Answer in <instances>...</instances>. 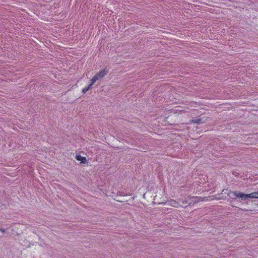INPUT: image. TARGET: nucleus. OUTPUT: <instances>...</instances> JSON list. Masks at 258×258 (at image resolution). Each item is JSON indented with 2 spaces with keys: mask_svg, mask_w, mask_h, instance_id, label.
<instances>
[{
  "mask_svg": "<svg viewBox=\"0 0 258 258\" xmlns=\"http://www.w3.org/2000/svg\"><path fill=\"white\" fill-rule=\"evenodd\" d=\"M228 196L233 200L240 199L245 201L248 199V194L241 192L239 191H230L227 193Z\"/></svg>",
  "mask_w": 258,
  "mask_h": 258,
  "instance_id": "1",
  "label": "nucleus"
},
{
  "mask_svg": "<svg viewBox=\"0 0 258 258\" xmlns=\"http://www.w3.org/2000/svg\"><path fill=\"white\" fill-rule=\"evenodd\" d=\"M108 73V71L106 69L100 71L97 73L92 79L93 83H95L97 81L101 80Z\"/></svg>",
  "mask_w": 258,
  "mask_h": 258,
  "instance_id": "2",
  "label": "nucleus"
},
{
  "mask_svg": "<svg viewBox=\"0 0 258 258\" xmlns=\"http://www.w3.org/2000/svg\"><path fill=\"white\" fill-rule=\"evenodd\" d=\"M76 159L78 161H81V163H86L87 162V159L85 157H82L81 155H77L76 156Z\"/></svg>",
  "mask_w": 258,
  "mask_h": 258,
  "instance_id": "3",
  "label": "nucleus"
},
{
  "mask_svg": "<svg viewBox=\"0 0 258 258\" xmlns=\"http://www.w3.org/2000/svg\"><path fill=\"white\" fill-rule=\"evenodd\" d=\"M256 199L258 198V191L248 194V199Z\"/></svg>",
  "mask_w": 258,
  "mask_h": 258,
  "instance_id": "4",
  "label": "nucleus"
},
{
  "mask_svg": "<svg viewBox=\"0 0 258 258\" xmlns=\"http://www.w3.org/2000/svg\"><path fill=\"white\" fill-rule=\"evenodd\" d=\"M193 122L198 124H200L203 122L202 118L196 119L194 120H193Z\"/></svg>",
  "mask_w": 258,
  "mask_h": 258,
  "instance_id": "5",
  "label": "nucleus"
},
{
  "mask_svg": "<svg viewBox=\"0 0 258 258\" xmlns=\"http://www.w3.org/2000/svg\"><path fill=\"white\" fill-rule=\"evenodd\" d=\"M94 83H93L92 82V79L91 80V83L87 87V88H88V90L89 91L92 88V86Z\"/></svg>",
  "mask_w": 258,
  "mask_h": 258,
  "instance_id": "6",
  "label": "nucleus"
},
{
  "mask_svg": "<svg viewBox=\"0 0 258 258\" xmlns=\"http://www.w3.org/2000/svg\"><path fill=\"white\" fill-rule=\"evenodd\" d=\"M88 91V88H87V87H85L83 89L82 92L84 94Z\"/></svg>",
  "mask_w": 258,
  "mask_h": 258,
  "instance_id": "7",
  "label": "nucleus"
},
{
  "mask_svg": "<svg viewBox=\"0 0 258 258\" xmlns=\"http://www.w3.org/2000/svg\"><path fill=\"white\" fill-rule=\"evenodd\" d=\"M230 190H228V189H224L223 190H222V192H224L225 194H227V193L230 191Z\"/></svg>",
  "mask_w": 258,
  "mask_h": 258,
  "instance_id": "8",
  "label": "nucleus"
},
{
  "mask_svg": "<svg viewBox=\"0 0 258 258\" xmlns=\"http://www.w3.org/2000/svg\"><path fill=\"white\" fill-rule=\"evenodd\" d=\"M0 231L2 232L3 233H5V230L3 228H0Z\"/></svg>",
  "mask_w": 258,
  "mask_h": 258,
  "instance_id": "9",
  "label": "nucleus"
},
{
  "mask_svg": "<svg viewBox=\"0 0 258 258\" xmlns=\"http://www.w3.org/2000/svg\"><path fill=\"white\" fill-rule=\"evenodd\" d=\"M174 204H175V205L177 204V203L176 202H174Z\"/></svg>",
  "mask_w": 258,
  "mask_h": 258,
  "instance_id": "10",
  "label": "nucleus"
}]
</instances>
